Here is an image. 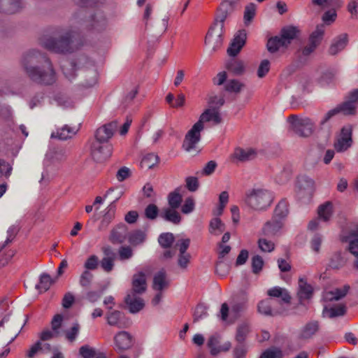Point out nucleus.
Returning a JSON list of instances; mask_svg holds the SVG:
<instances>
[{
  "instance_id": "16",
  "label": "nucleus",
  "mask_w": 358,
  "mask_h": 358,
  "mask_svg": "<svg viewBox=\"0 0 358 358\" xmlns=\"http://www.w3.org/2000/svg\"><path fill=\"white\" fill-rule=\"evenodd\" d=\"M245 30L243 29L238 31V33L235 35L230 46L227 49L228 55L231 57L236 56L245 45Z\"/></svg>"
},
{
  "instance_id": "38",
  "label": "nucleus",
  "mask_w": 358,
  "mask_h": 358,
  "mask_svg": "<svg viewBox=\"0 0 358 358\" xmlns=\"http://www.w3.org/2000/svg\"><path fill=\"white\" fill-rule=\"evenodd\" d=\"M225 230V225L220 218L215 217L210 221L209 233L213 236H220Z\"/></svg>"
},
{
  "instance_id": "51",
  "label": "nucleus",
  "mask_w": 358,
  "mask_h": 358,
  "mask_svg": "<svg viewBox=\"0 0 358 358\" xmlns=\"http://www.w3.org/2000/svg\"><path fill=\"white\" fill-rule=\"evenodd\" d=\"M10 311L8 310V305L6 301L0 302V327L8 320Z\"/></svg>"
},
{
  "instance_id": "28",
  "label": "nucleus",
  "mask_w": 358,
  "mask_h": 358,
  "mask_svg": "<svg viewBox=\"0 0 358 358\" xmlns=\"http://www.w3.org/2000/svg\"><path fill=\"white\" fill-rule=\"evenodd\" d=\"M169 286V280L166 271L162 269L155 273L153 278L152 287L156 291L162 292Z\"/></svg>"
},
{
  "instance_id": "42",
  "label": "nucleus",
  "mask_w": 358,
  "mask_h": 358,
  "mask_svg": "<svg viewBox=\"0 0 358 358\" xmlns=\"http://www.w3.org/2000/svg\"><path fill=\"white\" fill-rule=\"evenodd\" d=\"M250 330V324L248 322H243L238 326L235 338L238 343L245 342Z\"/></svg>"
},
{
  "instance_id": "37",
  "label": "nucleus",
  "mask_w": 358,
  "mask_h": 358,
  "mask_svg": "<svg viewBox=\"0 0 358 358\" xmlns=\"http://www.w3.org/2000/svg\"><path fill=\"white\" fill-rule=\"evenodd\" d=\"M288 213V202L286 199H282L276 206L273 217L276 219H280L284 222V219L287 216Z\"/></svg>"
},
{
  "instance_id": "33",
  "label": "nucleus",
  "mask_w": 358,
  "mask_h": 358,
  "mask_svg": "<svg viewBox=\"0 0 358 358\" xmlns=\"http://www.w3.org/2000/svg\"><path fill=\"white\" fill-rule=\"evenodd\" d=\"M313 293V287L308 284L303 278L299 279L298 297L301 303L303 300L309 299Z\"/></svg>"
},
{
  "instance_id": "39",
  "label": "nucleus",
  "mask_w": 358,
  "mask_h": 358,
  "mask_svg": "<svg viewBox=\"0 0 358 358\" xmlns=\"http://www.w3.org/2000/svg\"><path fill=\"white\" fill-rule=\"evenodd\" d=\"M76 63L74 61H66L62 65V70L65 77L71 80L76 76Z\"/></svg>"
},
{
  "instance_id": "63",
  "label": "nucleus",
  "mask_w": 358,
  "mask_h": 358,
  "mask_svg": "<svg viewBox=\"0 0 358 358\" xmlns=\"http://www.w3.org/2000/svg\"><path fill=\"white\" fill-rule=\"evenodd\" d=\"M270 69V62L267 59L261 62L257 69V76L259 78L264 77Z\"/></svg>"
},
{
  "instance_id": "43",
  "label": "nucleus",
  "mask_w": 358,
  "mask_h": 358,
  "mask_svg": "<svg viewBox=\"0 0 358 358\" xmlns=\"http://www.w3.org/2000/svg\"><path fill=\"white\" fill-rule=\"evenodd\" d=\"M227 69L234 74L239 76L243 73L245 66L243 62L238 59H232L227 64Z\"/></svg>"
},
{
  "instance_id": "11",
  "label": "nucleus",
  "mask_w": 358,
  "mask_h": 358,
  "mask_svg": "<svg viewBox=\"0 0 358 358\" xmlns=\"http://www.w3.org/2000/svg\"><path fill=\"white\" fill-rule=\"evenodd\" d=\"M341 241L348 243L350 252L357 258L354 266L358 269V225L355 228L350 229L347 234H343Z\"/></svg>"
},
{
  "instance_id": "64",
  "label": "nucleus",
  "mask_w": 358,
  "mask_h": 358,
  "mask_svg": "<svg viewBox=\"0 0 358 358\" xmlns=\"http://www.w3.org/2000/svg\"><path fill=\"white\" fill-rule=\"evenodd\" d=\"M282 357V352L280 350L275 348V349H268L265 350L260 358H281Z\"/></svg>"
},
{
  "instance_id": "22",
  "label": "nucleus",
  "mask_w": 358,
  "mask_h": 358,
  "mask_svg": "<svg viewBox=\"0 0 358 358\" xmlns=\"http://www.w3.org/2000/svg\"><path fill=\"white\" fill-rule=\"evenodd\" d=\"M218 247L220 249L218 257L219 261L217 262L215 266V272L218 275L224 276L228 271V266L220 259L231 251V247L222 243H219Z\"/></svg>"
},
{
  "instance_id": "13",
  "label": "nucleus",
  "mask_w": 358,
  "mask_h": 358,
  "mask_svg": "<svg viewBox=\"0 0 358 358\" xmlns=\"http://www.w3.org/2000/svg\"><path fill=\"white\" fill-rule=\"evenodd\" d=\"M352 144V127H344L341 129L340 136L334 143V148L337 152H343L350 148Z\"/></svg>"
},
{
  "instance_id": "62",
  "label": "nucleus",
  "mask_w": 358,
  "mask_h": 358,
  "mask_svg": "<svg viewBox=\"0 0 358 358\" xmlns=\"http://www.w3.org/2000/svg\"><path fill=\"white\" fill-rule=\"evenodd\" d=\"M79 353L83 358H93L96 355L94 349L87 345L80 348Z\"/></svg>"
},
{
  "instance_id": "26",
  "label": "nucleus",
  "mask_w": 358,
  "mask_h": 358,
  "mask_svg": "<svg viewBox=\"0 0 358 358\" xmlns=\"http://www.w3.org/2000/svg\"><path fill=\"white\" fill-rule=\"evenodd\" d=\"M213 122L214 124H218L222 122L220 114L216 108L206 109L199 117L196 122H200L201 126H203V122Z\"/></svg>"
},
{
  "instance_id": "31",
  "label": "nucleus",
  "mask_w": 358,
  "mask_h": 358,
  "mask_svg": "<svg viewBox=\"0 0 358 358\" xmlns=\"http://www.w3.org/2000/svg\"><path fill=\"white\" fill-rule=\"evenodd\" d=\"M127 236V227L124 224H120L110 233V240L113 243H123Z\"/></svg>"
},
{
  "instance_id": "5",
  "label": "nucleus",
  "mask_w": 358,
  "mask_h": 358,
  "mask_svg": "<svg viewBox=\"0 0 358 358\" xmlns=\"http://www.w3.org/2000/svg\"><path fill=\"white\" fill-rule=\"evenodd\" d=\"M358 101V89L353 90L348 95V100L336 108L329 110L320 122V129L328 122V121L336 115L341 113L344 115H352L355 112L356 104Z\"/></svg>"
},
{
  "instance_id": "29",
  "label": "nucleus",
  "mask_w": 358,
  "mask_h": 358,
  "mask_svg": "<svg viewBox=\"0 0 358 358\" xmlns=\"http://www.w3.org/2000/svg\"><path fill=\"white\" fill-rule=\"evenodd\" d=\"M319 329L320 324L317 321L308 322L301 329L299 338L300 339H309L319 331Z\"/></svg>"
},
{
  "instance_id": "41",
  "label": "nucleus",
  "mask_w": 358,
  "mask_h": 358,
  "mask_svg": "<svg viewBox=\"0 0 358 358\" xmlns=\"http://www.w3.org/2000/svg\"><path fill=\"white\" fill-rule=\"evenodd\" d=\"M159 158L157 155L148 153L143 156L141 162L142 169H150L159 163Z\"/></svg>"
},
{
  "instance_id": "20",
  "label": "nucleus",
  "mask_w": 358,
  "mask_h": 358,
  "mask_svg": "<svg viewBox=\"0 0 358 358\" xmlns=\"http://www.w3.org/2000/svg\"><path fill=\"white\" fill-rule=\"evenodd\" d=\"M348 43V37L346 34H341L335 37L328 50L331 55H336L343 50Z\"/></svg>"
},
{
  "instance_id": "48",
  "label": "nucleus",
  "mask_w": 358,
  "mask_h": 358,
  "mask_svg": "<svg viewBox=\"0 0 358 358\" xmlns=\"http://www.w3.org/2000/svg\"><path fill=\"white\" fill-rule=\"evenodd\" d=\"M208 308L204 304L199 303L195 308L193 313V321L196 322L208 316Z\"/></svg>"
},
{
  "instance_id": "47",
  "label": "nucleus",
  "mask_w": 358,
  "mask_h": 358,
  "mask_svg": "<svg viewBox=\"0 0 358 358\" xmlns=\"http://www.w3.org/2000/svg\"><path fill=\"white\" fill-rule=\"evenodd\" d=\"M129 241L133 245L142 243L145 239V234L141 230H136L129 236Z\"/></svg>"
},
{
  "instance_id": "12",
  "label": "nucleus",
  "mask_w": 358,
  "mask_h": 358,
  "mask_svg": "<svg viewBox=\"0 0 358 358\" xmlns=\"http://www.w3.org/2000/svg\"><path fill=\"white\" fill-rule=\"evenodd\" d=\"M106 319L108 325L120 329L127 328L130 324L124 314L117 310H109L106 315Z\"/></svg>"
},
{
  "instance_id": "55",
  "label": "nucleus",
  "mask_w": 358,
  "mask_h": 358,
  "mask_svg": "<svg viewBox=\"0 0 358 358\" xmlns=\"http://www.w3.org/2000/svg\"><path fill=\"white\" fill-rule=\"evenodd\" d=\"M345 264V261L340 254H335L330 260L329 266L334 269H339Z\"/></svg>"
},
{
  "instance_id": "34",
  "label": "nucleus",
  "mask_w": 358,
  "mask_h": 358,
  "mask_svg": "<svg viewBox=\"0 0 358 358\" xmlns=\"http://www.w3.org/2000/svg\"><path fill=\"white\" fill-rule=\"evenodd\" d=\"M317 214L320 219L324 222L329 221L333 214V203L331 201H326L321 204L318 207Z\"/></svg>"
},
{
  "instance_id": "15",
  "label": "nucleus",
  "mask_w": 358,
  "mask_h": 358,
  "mask_svg": "<svg viewBox=\"0 0 358 358\" xmlns=\"http://www.w3.org/2000/svg\"><path fill=\"white\" fill-rule=\"evenodd\" d=\"M102 252L104 257L100 261V266L105 272L110 273L113 270L115 266L116 253L112 248L108 245L103 247Z\"/></svg>"
},
{
  "instance_id": "54",
  "label": "nucleus",
  "mask_w": 358,
  "mask_h": 358,
  "mask_svg": "<svg viewBox=\"0 0 358 358\" xmlns=\"http://www.w3.org/2000/svg\"><path fill=\"white\" fill-rule=\"evenodd\" d=\"M258 246L259 249L264 252H270L275 248V245L271 241H268L266 238H262L258 241Z\"/></svg>"
},
{
  "instance_id": "23",
  "label": "nucleus",
  "mask_w": 358,
  "mask_h": 358,
  "mask_svg": "<svg viewBox=\"0 0 358 358\" xmlns=\"http://www.w3.org/2000/svg\"><path fill=\"white\" fill-rule=\"evenodd\" d=\"M115 347L122 351L129 349L132 345V337L127 331L117 333L114 338Z\"/></svg>"
},
{
  "instance_id": "14",
  "label": "nucleus",
  "mask_w": 358,
  "mask_h": 358,
  "mask_svg": "<svg viewBox=\"0 0 358 358\" xmlns=\"http://www.w3.org/2000/svg\"><path fill=\"white\" fill-rule=\"evenodd\" d=\"M86 28L93 32H101L107 27V20L105 15L101 12H96L86 21Z\"/></svg>"
},
{
  "instance_id": "2",
  "label": "nucleus",
  "mask_w": 358,
  "mask_h": 358,
  "mask_svg": "<svg viewBox=\"0 0 358 358\" xmlns=\"http://www.w3.org/2000/svg\"><path fill=\"white\" fill-rule=\"evenodd\" d=\"M268 299L261 301L257 306L259 313L266 316L282 315L291 303L292 297L285 288L278 286L267 290Z\"/></svg>"
},
{
  "instance_id": "27",
  "label": "nucleus",
  "mask_w": 358,
  "mask_h": 358,
  "mask_svg": "<svg viewBox=\"0 0 358 358\" xmlns=\"http://www.w3.org/2000/svg\"><path fill=\"white\" fill-rule=\"evenodd\" d=\"M350 288V285H345L342 287L336 288L331 291H327L323 294V299L326 301H338L346 296Z\"/></svg>"
},
{
  "instance_id": "9",
  "label": "nucleus",
  "mask_w": 358,
  "mask_h": 358,
  "mask_svg": "<svg viewBox=\"0 0 358 358\" xmlns=\"http://www.w3.org/2000/svg\"><path fill=\"white\" fill-rule=\"evenodd\" d=\"M224 29L211 26L205 38V45L210 49L211 52H215L222 45Z\"/></svg>"
},
{
  "instance_id": "58",
  "label": "nucleus",
  "mask_w": 358,
  "mask_h": 358,
  "mask_svg": "<svg viewBox=\"0 0 358 358\" xmlns=\"http://www.w3.org/2000/svg\"><path fill=\"white\" fill-rule=\"evenodd\" d=\"M264 266V260L259 255H255L252 258V268L254 273H258Z\"/></svg>"
},
{
  "instance_id": "19",
  "label": "nucleus",
  "mask_w": 358,
  "mask_h": 358,
  "mask_svg": "<svg viewBox=\"0 0 358 358\" xmlns=\"http://www.w3.org/2000/svg\"><path fill=\"white\" fill-rule=\"evenodd\" d=\"M24 6L22 0H0V13L13 14Z\"/></svg>"
},
{
  "instance_id": "52",
  "label": "nucleus",
  "mask_w": 358,
  "mask_h": 358,
  "mask_svg": "<svg viewBox=\"0 0 358 358\" xmlns=\"http://www.w3.org/2000/svg\"><path fill=\"white\" fill-rule=\"evenodd\" d=\"M256 6L255 3L248 5L244 11V22L245 24H249L255 15Z\"/></svg>"
},
{
  "instance_id": "4",
  "label": "nucleus",
  "mask_w": 358,
  "mask_h": 358,
  "mask_svg": "<svg viewBox=\"0 0 358 358\" xmlns=\"http://www.w3.org/2000/svg\"><path fill=\"white\" fill-rule=\"evenodd\" d=\"M274 199L273 192L263 188H252L246 192L245 202L248 206L256 211L266 210Z\"/></svg>"
},
{
  "instance_id": "30",
  "label": "nucleus",
  "mask_w": 358,
  "mask_h": 358,
  "mask_svg": "<svg viewBox=\"0 0 358 358\" xmlns=\"http://www.w3.org/2000/svg\"><path fill=\"white\" fill-rule=\"evenodd\" d=\"M159 216L165 221L178 225L181 222L182 217L176 208H164L161 211Z\"/></svg>"
},
{
  "instance_id": "24",
  "label": "nucleus",
  "mask_w": 358,
  "mask_h": 358,
  "mask_svg": "<svg viewBox=\"0 0 358 358\" xmlns=\"http://www.w3.org/2000/svg\"><path fill=\"white\" fill-rule=\"evenodd\" d=\"M257 152L255 149L248 148H236L232 155L233 157L238 162H246L255 159L257 157Z\"/></svg>"
},
{
  "instance_id": "45",
  "label": "nucleus",
  "mask_w": 358,
  "mask_h": 358,
  "mask_svg": "<svg viewBox=\"0 0 358 358\" xmlns=\"http://www.w3.org/2000/svg\"><path fill=\"white\" fill-rule=\"evenodd\" d=\"M53 282L54 281L50 275L43 273L41 275L39 283L36 285V287L41 291L46 292L49 289Z\"/></svg>"
},
{
  "instance_id": "50",
  "label": "nucleus",
  "mask_w": 358,
  "mask_h": 358,
  "mask_svg": "<svg viewBox=\"0 0 358 358\" xmlns=\"http://www.w3.org/2000/svg\"><path fill=\"white\" fill-rule=\"evenodd\" d=\"M219 343V338L216 336H212L208 338L207 345L212 355H217L220 353L219 347L220 345Z\"/></svg>"
},
{
  "instance_id": "18",
  "label": "nucleus",
  "mask_w": 358,
  "mask_h": 358,
  "mask_svg": "<svg viewBox=\"0 0 358 358\" xmlns=\"http://www.w3.org/2000/svg\"><path fill=\"white\" fill-rule=\"evenodd\" d=\"M283 225L284 222L273 217L271 220L264 224L262 227V234L268 237H273L280 231Z\"/></svg>"
},
{
  "instance_id": "7",
  "label": "nucleus",
  "mask_w": 358,
  "mask_h": 358,
  "mask_svg": "<svg viewBox=\"0 0 358 358\" xmlns=\"http://www.w3.org/2000/svg\"><path fill=\"white\" fill-rule=\"evenodd\" d=\"M293 131L299 136L308 137L315 129V122L309 117L299 118L292 115L288 118Z\"/></svg>"
},
{
  "instance_id": "44",
  "label": "nucleus",
  "mask_w": 358,
  "mask_h": 358,
  "mask_svg": "<svg viewBox=\"0 0 358 358\" xmlns=\"http://www.w3.org/2000/svg\"><path fill=\"white\" fill-rule=\"evenodd\" d=\"M182 201V195L179 193L178 189H176L175 191L169 193L168 196V203L169 206L168 208L178 209L180 206Z\"/></svg>"
},
{
  "instance_id": "17",
  "label": "nucleus",
  "mask_w": 358,
  "mask_h": 358,
  "mask_svg": "<svg viewBox=\"0 0 358 358\" xmlns=\"http://www.w3.org/2000/svg\"><path fill=\"white\" fill-rule=\"evenodd\" d=\"M117 128L115 122H110L97 129L95 134V139L102 143L108 142V140L113 136L114 131Z\"/></svg>"
},
{
  "instance_id": "36",
  "label": "nucleus",
  "mask_w": 358,
  "mask_h": 358,
  "mask_svg": "<svg viewBox=\"0 0 358 358\" xmlns=\"http://www.w3.org/2000/svg\"><path fill=\"white\" fill-rule=\"evenodd\" d=\"M297 186L300 189L312 192L315 187V181L309 176L302 175L297 178Z\"/></svg>"
},
{
  "instance_id": "56",
  "label": "nucleus",
  "mask_w": 358,
  "mask_h": 358,
  "mask_svg": "<svg viewBox=\"0 0 358 358\" xmlns=\"http://www.w3.org/2000/svg\"><path fill=\"white\" fill-rule=\"evenodd\" d=\"M159 214V209L155 204L150 203L145 209V216L149 220H155Z\"/></svg>"
},
{
  "instance_id": "35",
  "label": "nucleus",
  "mask_w": 358,
  "mask_h": 358,
  "mask_svg": "<svg viewBox=\"0 0 358 358\" xmlns=\"http://www.w3.org/2000/svg\"><path fill=\"white\" fill-rule=\"evenodd\" d=\"M346 308L344 305H338L334 307L328 308L325 306L323 309V315L329 318L343 316L345 314Z\"/></svg>"
},
{
  "instance_id": "1",
  "label": "nucleus",
  "mask_w": 358,
  "mask_h": 358,
  "mask_svg": "<svg viewBox=\"0 0 358 358\" xmlns=\"http://www.w3.org/2000/svg\"><path fill=\"white\" fill-rule=\"evenodd\" d=\"M22 65L29 78L36 84L52 85L57 81L52 63L44 53L36 50L27 52L22 59Z\"/></svg>"
},
{
  "instance_id": "6",
  "label": "nucleus",
  "mask_w": 358,
  "mask_h": 358,
  "mask_svg": "<svg viewBox=\"0 0 358 358\" xmlns=\"http://www.w3.org/2000/svg\"><path fill=\"white\" fill-rule=\"evenodd\" d=\"M299 29L293 26L284 27L280 36L271 37L268 40L266 46L268 52L273 53L281 48H287L292 40L297 37Z\"/></svg>"
},
{
  "instance_id": "59",
  "label": "nucleus",
  "mask_w": 358,
  "mask_h": 358,
  "mask_svg": "<svg viewBox=\"0 0 358 358\" xmlns=\"http://www.w3.org/2000/svg\"><path fill=\"white\" fill-rule=\"evenodd\" d=\"M79 331L80 325L78 323H75L70 329L66 331V339L70 342L74 341L79 334Z\"/></svg>"
},
{
  "instance_id": "10",
  "label": "nucleus",
  "mask_w": 358,
  "mask_h": 358,
  "mask_svg": "<svg viewBox=\"0 0 358 358\" xmlns=\"http://www.w3.org/2000/svg\"><path fill=\"white\" fill-rule=\"evenodd\" d=\"M204 127L201 126L200 122H196L191 129L186 134L183 143L182 148L187 152L191 151L196 148V144L201 140V131L203 129Z\"/></svg>"
},
{
  "instance_id": "32",
  "label": "nucleus",
  "mask_w": 358,
  "mask_h": 358,
  "mask_svg": "<svg viewBox=\"0 0 358 358\" xmlns=\"http://www.w3.org/2000/svg\"><path fill=\"white\" fill-rule=\"evenodd\" d=\"M120 196L117 197L106 208L107 211L103 216L99 225V229L103 230L107 228L109 224L115 217L116 206L115 203L118 201Z\"/></svg>"
},
{
  "instance_id": "3",
  "label": "nucleus",
  "mask_w": 358,
  "mask_h": 358,
  "mask_svg": "<svg viewBox=\"0 0 358 358\" xmlns=\"http://www.w3.org/2000/svg\"><path fill=\"white\" fill-rule=\"evenodd\" d=\"M40 44L48 50L57 53L71 52L83 45L79 34L75 31H68L64 35L57 32L54 36L43 35L40 38Z\"/></svg>"
},
{
  "instance_id": "53",
  "label": "nucleus",
  "mask_w": 358,
  "mask_h": 358,
  "mask_svg": "<svg viewBox=\"0 0 358 358\" xmlns=\"http://www.w3.org/2000/svg\"><path fill=\"white\" fill-rule=\"evenodd\" d=\"M243 87V85L241 83L237 80L233 79L229 80L224 87L227 92L238 93L241 92Z\"/></svg>"
},
{
  "instance_id": "57",
  "label": "nucleus",
  "mask_w": 358,
  "mask_h": 358,
  "mask_svg": "<svg viewBox=\"0 0 358 358\" xmlns=\"http://www.w3.org/2000/svg\"><path fill=\"white\" fill-rule=\"evenodd\" d=\"M195 208V202L192 197H188L185 200V202L181 208V211L184 214H189L194 211Z\"/></svg>"
},
{
  "instance_id": "61",
  "label": "nucleus",
  "mask_w": 358,
  "mask_h": 358,
  "mask_svg": "<svg viewBox=\"0 0 358 358\" xmlns=\"http://www.w3.org/2000/svg\"><path fill=\"white\" fill-rule=\"evenodd\" d=\"M227 11H223L222 8L220 9L219 13L217 14L215 23L212 25L213 27H220L222 29H224V21L227 18Z\"/></svg>"
},
{
  "instance_id": "49",
  "label": "nucleus",
  "mask_w": 358,
  "mask_h": 358,
  "mask_svg": "<svg viewBox=\"0 0 358 358\" xmlns=\"http://www.w3.org/2000/svg\"><path fill=\"white\" fill-rule=\"evenodd\" d=\"M324 32L323 27L317 26L316 29L310 34L309 42L317 46L322 38Z\"/></svg>"
},
{
  "instance_id": "8",
  "label": "nucleus",
  "mask_w": 358,
  "mask_h": 358,
  "mask_svg": "<svg viewBox=\"0 0 358 358\" xmlns=\"http://www.w3.org/2000/svg\"><path fill=\"white\" fill-rule=\"evenodd\" d=\"M113 146L108 142L93 141L90 145V155L96 162H103L112 155Z\"/></svg>"
},
{
  "instance_id": "46",
  "label": "nucleus",
  "mask_w": 358,
  "mask_h": 358,
  "mask_svg": "<svg viewBox=\"0 0 358 358\" xmlns=\"http://www.w3.org/2000/svg\"><path fill=\"white\" fill-rule=\"evenodd\" d=\"M174 241V236L172 233H162L158 238L159 245L166 249L171 248Z\"/></svg>"
},
{
  "instance_id": "25",
  "label": "nucleus",
  "mask_w": 358,
  "mask_h": 358,
  "mask_svg": "<svg viewBox=\"0 0 358 358\" xmlns=\"http://www.w3.org/2000/svg\"><path fill=\"white\" fill-rule=\"evenodd\" d=\"M146 278L143 272L134 275L132 279V289L129 293L141 294L146 290Z\"/></svg>"
},
{
  "instance_id": "40",
  "label": "nucleus",
  "mask_w": 358,
  "mask_h": 358,
  "mask_svg": "<svg viewBox=\"0 0 358 358\" xmlns=\"http://www.w3.org/2000/svg\"><path fill=\"white\" fill-rule=\"evenodd\" d=\"M76 133V130L74 128H71L67 125L64 126L60 129L57 130L56 133H52L51 138H57L60 140H66L71 138Z\"/></svg>"
},
{
  "instance_id": "21",
  "label": "nucleus",
  "mask_w": 358,
  "mask_h": 358,
  "mask_svg": "<svg viewBox=\"0 0 358 358\" xmlns=\"http://www.w3.org/2000/svg\"><path fill=\"white\" fill-rule=\"evenodd\" d=\"M124 301L131 313H136L144 307L143 300L139 294L135 293H128Z\"/></svg>"
},
{
  "instance_id": "60",
  "label": "nucleus",
  "mask_w": 358,
  "mask_h": 358,
  "mask_svg": "<svg viewBox=\"0 0 358 358\" xmlns=\"http://www.w3.org/2000/svg\"><path fill=\"white\" fill-rule=\"evenodd\" d=\"M119 258L124 261L130 259L133 256V250L129 246H122L118 250Z\"/></svg>"
}]
</instances>
